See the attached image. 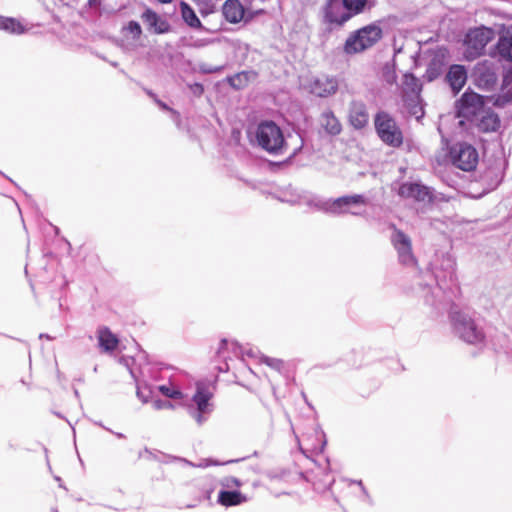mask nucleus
I'll use <instances>...</instances> for the list:
<instances>
[{
    "instance_id": "nucleus-1",
    "label": "nucleus",
    "mask_w": 512,
    "mask_h": 512,
    "mask_svg": "<svg viewBox=\"0 0 512 512\" xmlns=\"http://www.w3.org/2000/svg\"><path fill=\"white\" fill-rule=\"evenodd\" d=\"M369 202V199L363 194H351L326 201L319 200L315 203V206L319 210L333 215L363 216L365 207Z\"/></svg>"
},
{
    "instance_id": "nucleus-2",
    "label": "nucleus",
    "mask_w": 512,
    "mask_h": 512,
    "mask_svg": "<svg viewBox=\"0 0 512 512\" xmlns=\"http://www.w3.org/2000/svg\"><path fill=\"white\" fill-rule=\"evenodd\" d=\"M258 146L271 155H281L288 149V142L282 129L271 120L261 121L256 128Z\"/></svg>"
},
{
    "instance_id": "nucleus-3",
    "label": "nucleus",
    "mask_w": 512,
    "mask_h": 512,
    "mask_svg": "<svg viewBox=\"0 0 512 512\" xmlns=\"http://www.w3.org/2000/svg\"><path fill=\"white\" fill-rule=\"evenodd\" d=\"M450 320L454 332L469 344H479L484 341V333L472 317L459 310L456 306L451 307Z\"/></svg>"
},
{
    "instance_id": "nucleus-4",
    "label": "nucleus",
    "mask_w": 512,
    "mask_h": 512,
    "mask_svg": "<svg viewBox=\"0 0 512 512\" xmlns=\"http://www.w3.org/2000/svg\"><path fill=\"white\" fill-rule=\"evenodd\" d=\"M212 397V392L204 384L197 383L196 391L190 402L186 405V408L189 416L199 426L209 419L214 410V405L211 402Z\"/></svg>"
},
{
    "instance_id": "nucleus-5",
    "label": "nucleus",
    "mask_w": 512,
    "mask_h": 512,
    "mask_svg": "<svg viewBox=\"0 0 512 512\" xmlns=\"http://www.w3.org/2000/svg\"><path fill=\"white\" fill-rule=\"evenodd\" d=\"M374 126L378 137L391 147H399L403 143V134L395 119L386 111L380 110L374 116Z\"/></svg>"
},
{
    "instance_id": "nucleus-6",
    "label": "nucleus",
    "mask_w": 512,
    "mask_h": 512,
    "mask_svg": "<svg viewBox=\"0 0 512 512\" xmlns=\"http://www.w3.org/2000/svg\"><path fill=\"white\" fill-rule=\"evenodd\" d=\"M382 36L377 25H368L350 35L344 45L347 54H354L373 46Z\"/></svg>"
},
{
    "instance_id": "nucleus-7",
    "label": "nucleus",
    "mask_w": 512,
    "mask_h": 512,
    "mask_svg": "<svg viewBox=\"0 0 512 512\" xmlns=\"http://www.w3.org/2000/svg\"><path fill=\"white\" fill-rule=\"evenodd\" d=\"M455 107L458 118L472 123L487 106L484 96L468 89L456 101Z\"/></svg>"
},
{
    "instance_id": "nucleus-8",
    "label": "nucleus",
    "mask_w": 512,
    "mask_h": 512,
    "mask_svg": "<svg viewBox=\"0 0 512 512\" xmlns=\"http://www.w3.org/2000/svg\"><path fill=\"white\" fill-rule=\"evenodd\" d=\"M449 155L452 164L460 170L473 171L479 160V155L474 146L467 142H458L450 147Z\"/></svg>"
},
{
    "instance_id": "nucleus-9",
    "label": "nucleus",
    "mask_w": 512,
    "mask_h": 512,
    "mask_svg": "<svg viewBox=\"0 0 512 512\" xmlns=\"http://www.w3.org/2000/svg\"><path fill=\"white\" fill-rule=\"evenodd\" d=\"M391 229L392 234L390 241L397 252L399 263L408 267L414 266L416 264V258L412 251L411 238L395 225H391Z\"/></svg>"
},
{
    "instance_id": "nucleus-10",
    "label": "nucleus",
    "mask_w": 512,
    "mask_h": 512,
    "mask_svg": "<svg viewBox=\"0 0 512 512\" xmlns=\"http://www.w3.org/2000/svg\"><path fill=\"white\" fill-rule=\"evenodd\" d=\"M489 41V29L481 27L469 30L464 39V45L466 46V58L473 60L482 55Z\"/></svg>"
},
{
    "instance_id": "nucleus-11",
    "label": "nucleus",
    "mask_w": 512,
    "mask_h": 512,
    "mask_svg": "<svg viewBox=\"0 0 512 512\" xmlns=\"http://www.w3.org/2000/svg\"><path fill=\"white\" fill-rule=\"evenodd\" d=\"M437 286L444 290L448 284H454L457 280L456 261L450 254H443L441 257L440 268L434 272Z\"/></svg>"
},
{
    "instance_id": "nucleus-12",
    "label": "nucleus",
    "mask_w": 512,
    "mask_h": 512,
    "mask_svg": "<svg viewBox=\"0 0 512 512\" xmlns=\"http://www.w3.org/2000/svg\"><path fill=\"white\" fill-rule=\"evenodd\" d=\"M398 194L403 198L413 199L417 202H431L433 200L429 187L419 182L402 183Z\"/></svg>"
},
{
    "instance_id": "nucleus-13",
    "label": "nucleus",
    "mask_w": 512,
    "mask_h": 512,
    "mask_svg": "<svg viewBox=\"0 0 512 512\" xmlns=\"http://www.w3.org/2000/svg\"><path fill=\"white\" fill-rule=\"evenodd\" d=\"M348 122L355 130H362L368 125L369 113L363 101L352 100L349 103Z\"/></svg>"
},
{
    "instance_id": "nucleus-14",
    "label": "nucleus",
    "mask_w": 512,
    "mask_h": 512,
    "mask_svg": "<svg viewBox=\"0 0 512 512\" xmlns=\"http://www.w3.org/2000/svg\"><path fill=\"white\" fill-rule=\"evenodd\" d=\"M351 18V12L346 9L342 0H328L325 8V19L328 23L341 26Z\"/></svg>"
},
{
    "instance_id": "nucleus-15",
    "label": "nucleus",
    "mask_w": 512,
    "mask_h": 512,
    "mask_svg": "<svg viewBox=\"0 0 512 512\" xmlns=\"http://www.w3.org/2000/svg\"><path fill=\"white\" fill-rule=\"evenodd\" d=\"M338 81L333 76L321 75L310 83V92L318 97H327L336 93Z\"/></svg>"
},
{
    "instance_id": "nucleus-16",
    "label": "nucleus",
    "mask_w": 512,
    "mask_h": 512,
    "mask_svg": "<svg viewBox=\"0 0 512 512\" xmlns=\"http://www.w3.org/2000/svg\"><path fill=\"white\" fill-rule=\"evenodd\" d=\"M468 78L467 69L464 65L453 64L449 67L445 81L451 88L454 95L458 94L465 86Z\"/></svg>"
},
{
    "instance_id": "nucleus-17",
    "label": "nucleus",
    "mask_w": 512,
    "mask_h": 512,
    "mask_svg": "<svg viewBox=\"0 0 512 512\" xmlns=\"http://www.w3.org/2000/svg\"><path fill=\"white\" fill-rule=\"evenodd\" d=\"M471 124L481 132H495L500 127V119L492 108L486 107Z\"/></svg>"
},
{
    "instance_id": "nucleus-18",
    "label": "nucleus",
    "mask_w": 512,
    "mask_h": 512,
    "mask_svg": "<svg viewBox=\"0 0 512 512\" xmlns=\"http://www.w3.org/2000/svg\"><path fill=\"white\" fill-rule=\"evenodd\" d=\"M143 22L147 25L150 31L155 34H164L170 31V24L164 18L160 17L156 12L151 9H146L142 16Z\"/></svg>"
},
{
    "instance_id": "nucleus-19",
    "label": "nucleus",
    "mask_w": 512,
    "mask_h": 512,
    "mask_svg": "<svg viewBox=\"0 0 512 512\" xmlns=\"http://www.w3.org/2000/svg\"><path fill=\"white\" fill-rule=\"evenodd\" d=\"M319 123L321 128L330 136H337L342 131V125L332 110H324L320 117Z\"/></svg>"
},
{
    "instance_id": "nucleus-20",
    "label": "nucleus",
    "mask_w": 512,
    "mask_h": 512,
    "mask_svg": "<svg viewBox=\"0 0 512 512\" xmlns=\"http://www.w3.org/2000/svg\"><path fill=\"white\" fill-rule=\"evenodd\" d=\"M497 74L490 68H479L475 74L476 85L486 91H491L497 84Z\"/></svg>"
},
{
    "instance_id": "nucleus-21",
    "label": "nucleus",
    "mask_w": 512,
    "mask_h": 512,
    "mask_svg": "<svg viewBox=\"0 0 512 512\" xmlns=\"http://www.w3.org/2000/svg\"><path fill=\"white\" fill-rule=\"evenodd\" d=\"M217 501L222 506L231 507L247 502L248 498L239 490H220Z\"/></svg>"
},
{
    "instance_id": "nucleus-22",
    "label": "nucleus",
    "mask_w": 512,
    "mask_h": 512,
    "mask_svg": "<svg viewBox=\"0 0 512 512\" xmlns=\"http://www.w3.org/2000/svg\"><path fill=\"white\" fill-rule=\"evenodd\" d=\"M98 345L102 351L109 353L114 351L119 343L118 338L107 327L99 328L97 331Z\"/></svg>"
},
{
    "instance_id": "nucleus-23",
    "label": "nucleus",
    "mask_w": 512,
    "mask_h": 512,
    "mask_svg": "<svg viewBox=\"0 0 512 512\" xmlns=\"http://www.w3.org/2000/svg\"><path fill=\"white\" fill-rule=\"evenodd\" d=\"M223 15L230 23H238L244 17V8L239 0H227L223 5Z\"/></svg>"
},
{
    "instance_id": "nucleus-24",
    "label": "nucleus",
    "mask_w": 512,
    "mask_h": 512,
    "mask_svg": "<svg viewBox=\"0 0 512 512\" xmlns=\"http://www.w3.org/2000/svg\"><path fill=\"white\" fill-rule=\"evenodd\" d=\"M495 50L501 61L512 62V32L499 37Z\"/></svg>"
},
{
    "instance_id": "nucleus-25",
    "label": "nucleus",
    "mask_w": 512,
    "mask_h": 512,
    "mask_svg": "<svg viewBox=\"0 0 512 512\" xmlns=\"http://www.w3.org/2000/svg\"><path fill=\"white\" fill-rule=\"evenodd\" d=\"M422 89L420 80L412 73H407L403 77V97H411V101H416L419 98Z\"/></svg>"
},
{
    "instance_id": "nucleus-26",
    "label": "nucleus",
    "mask_w": 512,
    "mask_h": 512,
    "mask_svg": "<svg viewBox=\"0 0 512 512\" xmlns=\"http://www.w3.org/2000/svg\"><path fill=\"white\" fill-rule=\"evenodd\" d=\"M0 30L11 34H22L25 32L24 26L15 18L4 17L0 15Z\"/></svg>"
},
{
    "instance_id": "nucleus-27",
    "label": "nucleus",
    "mask_w": 512,
    "mask_h": 512,
    "mask_svg": "<svg viewBox=\"0 0 512 512\" xmlns=\"http://www.w3.org/2000/svg\"><path fill=\"white\" fill-rule=\"evenodd\" d=\"M181 15L183 20L189 25L191 28H200L202 27V23L195 11L185 2H181Z\"/></svg>"
},
{
    "instance_id": "nucleus-28",
    "label": "nucleus",
    "mask_w": 512,
    "mask_h": 512,
    "mask_svg": "<svg viewBox=\"0 0 512 512\" xmlns=\"http://www.w3.org/2000/svg\"><path fill=\"white\" fill-rule=\"evenodd\" d=\"M404 103L408 108L409 113L415 116L416 119H420L424 115L423 107L421 105V98L419 97L416 101H411V97H403Z\"/></svg>"
},
{
    "instance_id": "nucleus-29",
    "label": "nucleus",
    "mask_w": 512,
    "mask_h": 512,
    "mask_svg": "<svg viewBox=\"0 0 512 512\" xmlns=\"http://www.w3.org/2000/svg\"><path fill=\"white\" fill-rule=\"evenodd\" d=\"M346 9L351 12V17L365 10L368 0H342Z\"/></svg>"
},
{
    "instance_id": "nucleus-30",
    "label": "nucleus",
    "mask_w": 512,
    "mask_h": 512,
    "mask_svg": "<svg viewBox=\"0 0 512 512\" xmlns=\"http://www.w3.org/2000/svg\"><path fill=\"white\" fill-rule=\"evenodd\" d=\"M228 83L235 89L240 90L243 89L249 82V73L248 72H240L233 76L228 77Z\"/></svg>"
},
{
    "instance_id": "nucleus-31",
    "label": "nucleus",
    "mask_w": 512,
    "mask_h": 512,
    "mask_svg": "<svg viewBox=\"0 0 512 512\" xmlns=\"http://www.w3.org/2000/svg\"><path fill=\"white\" fill-rule=\"evenodd\" d=\"M159 392L163 394L164 396L171 398V399H182L183 393L182 391L173 385H160L158 386Z\"/></svg>"
},
{
    "instance_id": "nucleus-32",
    "label": "nucleus",
    "mask_w": 512,
    "mask_h": 512,
    "mask_svg": "<svg viewBox=\"0 0 512 512\" xmlns=\"http://www.w3.org/2000/svg\"><path fill=\"white\" fill-rule=\"evenodd\" d=\"M178 461L180 462H183L185 463L186 465H189V466H193V467H200V468H206L208 466H211V465H223V464H229V463H233L235 462V460H229V461H226V462H223V463H220L218 461H214L212 459H204L202 460L200 463L198 464H194L190 461H188L187 459L185 458H176Z\"/></svg>"
},
{
    "instance_id": "nucleus-33",
    "label": "nucleus",
    "mask_w": 512,
    "mask_h": 512,
    "mask_svg": "<svg viewBox=\"0 0 512 512\" xmlns=\"http://www.w3.org/2000/svg\"><path fill=\"white\" fill-rule=\"evenodd\" d=\"M221 490H235L242 486V481L233 476H226L220 480Z\"/></svg>"
},
{
    "instance_id": "nucleus-34",
    "label": "nucleus",
    "mask_w": 512,
    "mask_h": 512,
    "mask_svg": "<svg viewBox=\"0 0 512 512\" xmlns=\"http://www.w3.org/2000/svg\"><path fill=\"white\" fill-rule=\"evenodd\" d=\"M261 362L279 372L282 370V368L284 366V363L281 359L272 358V357L264 356V355L261 356Z\"/></svg>"
},
{
    "instance_id": "nucleus-35",
    "label": "nucleus",
    "mask_w": 512,
    "mask_h": 512,
    "mask_svg": "<svg viewBox=\"0 0 512 512\" xmlns=\"http://www.w3.org/2000/svg\"><path fill=\"white\" fill-rule=\"evenodd\" d=\"M497 349L503 350L504 353L512 356V344L507 340L506 336L498 338V342L494 343Z\"/></svg>"
},
{
    "instance_id": "nucleus-36",
    "label": "nucleus",
    "mask_w": 512,
    "mask_h": 512,
    "mask_svg": "<svg viewBox=\"0 0 512 512\" xmlns=\"http://www.w3.org/2000/svg\"><path fill=\"white\" fill-rule=\"evenodd\" d=\"M229 345L232 346L234 353L237 354L238 353L237 350L240 349V347L238 346V344L236 342H229L227 339H221V341L219 343L218 350H217V354L219 356L224 357V351L228 348Z\"/></svg>"
},
{
    "instance_id": "nucleus-37",
    "label": "nucleus",
    "mask_w": 512,
    "mask_h": 512,
    "mask_svg": "<svg viewBox=\"0 0 512 512\" xmlns=\"http://www.w3.org/2000/svg\"><path fill=\"white\" fill-rule=\"evenodd\" d=\"M127 30L135 40L139 39L142 34V28L137 21H130L127 25Z\"/></svg>"
},
{
    "instance_id": "nucleus-38",
    "label": "nucleus",
    "mask_w": 512,
    "mask_h": 512,
    "mask_svg": "<svg viewBox=\"0 0 512 512\" xmlns=\"http://www.w3.org/2000/svg\"><path fill=\"white\" fill-rule=\"evenodd\" d=\"M189 89L196 96H201L204 92V87L201 83L195 82L193 84H189Z\"/></svg>"
},
{
    "instance_id": "nucleus-39",
    "label": "nucleus",
    "mask_w": 512,
    "mask_h": 512,
    "mask_svg": "<svg viewBox=\"0 0 512 512\" xmlns=\"http://www.w3.org/2000/svg\"><path fill=\"white\" fill-rule=\"evenodd\" d=\"M153 406L156 410L165 409V408H173V405L168 401L155 400L153 402Z\"/></svg>"
},
{
    "instance_id": "nucleus-40",
    "label": "nucleus",
    "mask_w": 512,
    "mask_h": 512,
    "mask_svg": "<svg viewBox=\"0 0 512 512\" xmlns=\"http://www.w3.org/2000/svg\"><path fill=\"white\" fill-rule=\"evenodd\" d=\"M155 103L162 109V110H165V111H170L174 116L178 117L179 114L173 110L172 108H170L166 103H164L163 101L159 100L158 98L155 100Z\"/></svg>"
},
{
    "instance_id": "nucleus-41",
    "label": "nucleus",
    "mask_w": 512,
    "mask_h": 512,
    "mask_svg": "<svg viewBox=\"0 0 512 512\" xmlns=\"http://www.w3.org/2000/svg\"><path fill=\"white\" fill-rule=\"evenodd\" d=\"M295 138L298 140L299 145L293 149V151L291 153L292 157L296 156L301 151L303 144H304V141L300 134H296Z\"/></svg>"
},
{
    "instance_id": "nucleus-42",
    "label": "nucleus",
    "mask_w": 512,
    "mask_h": 512,
    "mask_svg": "<svg viewBox=\"0 0 512 512\" xmlns=\"http://www.w3.org/2000/svg\"><path fill=\"white\" fill-rule=\"evenodd\" d=\"M221 70L220 67H203L202 68V71L205 72V73H216V72H219Z\"/></svg>"
},
{
    "instance_id": "nucleus-43",
    "label": "nucleus",
    "mask_w": 512,
    "mask_h": 512,
    "mask_svg": "<svg viewBox=\"0 0 512 512\" xmlns=\"http://www.w3.org/2000/svg\"><path fill=\"white\" fill-rule=\"evenodd\" d=\"M353 483H355L356 485H359V486H360V488H361V490H362V492H363V494H364L367 498H369V494H368V492H367L366 488L364 487L362 480H355V481H353Z\"/></svg>"
},
{
    "instance_id": "nucleus-44",
    "label": "nucleus",
    "mask_w": 512,
    "mask_h": 512,
    "mask_svg": "<svg viewBox=\"0 0 512 512\" xmlns=\"http://www.w3.org/2000/svg\"><path fill=\"white\" fill-rule=\"evenodd\" d=\"M145 91H146L147 95H148L149 97H151L154 101L157 99V96H156V94H155L154 92H152V91H151V90H149V89H145Z\"/></svg>"
},
{
    "instance_id": "nucleus-45",
    "label": "nucleus",
    "mask_w": 512,
    "mask_h": 512,
    "mask_svg": "<svg viewBox=\"0 0 512 512\" xmlns=\"http://www.w3.org/2000/svg\"><path fill=\"white\" fill-rule=\"evenodd\" d=\"M120 362L123 363L125 366H129V360L128 359H125V358H121L120 359Z\"/></svg>"
},
{
    "instance_id": "nucleus-46",
    "label": "nucleus",
    "mask_w": 512,
    "mask_h": 512,
    "mask_svg": "<svg viewBox=\"0 0 512 512\" xmlns=\"http://www.w3.org/2000/svg\"><path fill=\"white\" fill-rule=\"evenodd\" d=\"M99 2L100 0H89L91 6H96Z\"/></svg>"
},
{
    "instance_id": "nucleus-47",
    "label": "nucleus",
    "mask_w": 512,
    "mask_h": 512,
    "mask_svg": "<svg viewBox=\"0 0 512 512\" xmlns=\"http://www.w3.org/2000/svg\"><path fill=\"white\" fill-rule=\"evenodd\" d=\"M40 338H46V339H51V337L48 335V334H40L39 336Z\"/></svg>"
},
{
    "instance_id": "nucleus-48",
    "label": "nucleus",
    "mask_w": 512,
    "mask_h": 512,
    "mask_svg": "<svg viewBox=\"0 0 512 512\" xmlns=\"http://www.w3.org/2000/svg\"><path fill=\"white\" fill-rule=\"evenodd\" d=\"M118 438H125L124 434L122 433H114Z\"/></svg>"
},
{
    "instance_id": "nucleus-49",
    "label": "nucleus",
    "mask_w": 512,
    "mask_h": 512,
    "mask_svg": "<svg viewBox=\"0 0 512 512\" xmlns=\"http://www.w3.org/2000/svg\"><path fill=\"white\" fill-rule=\"evenodd\" d=\"M287 202H290L292 204H295L298 202V199H290V200H287Z\"/></svg>"
},
{
    "instance_id": "nucleus-50",
    "label": "nucleus",
    "mask_w": 512,
    "mask_h": 512,
    "mask_svg": "<svg viewBox=\"0 0 512 512\" xmlns=\"http://www.w3.org/2000/svg\"><path fill=\"white\" fill-rule=\"evenodd\" d=\"M160 3H170L172 0H158Z\"/></svg>"
},
{
    "instance_id": "nucleus-51",
    "label": "nucleus",
    "mask_w": 512,
    "mask_h": 512,
    "mask_svg": "<svg viewBox=\"0 0 512 512\" xmlns=\"http://www.w3.org/2000/svg\"><path fill=\"white\" fill-rule=\"evenodd\" d=\"M137 396H138L139 398H142V395H141V392H140V390H139V389H137Z\"/></svg>"
},
{
    "instance_id": "nucleus-52",
    "label": "nucleus",
    "mask_w": 512,
    "mask_h": 512,
    "mask_svg": "<svg viewBox=\"0 0 512 512\" xmlns=\"http://www.w3.org/2000/svg\"><path fill=\"white\" fill-rule=\"evenodd\" d=\"M247 355H248V356H253V354H252V352H251V351L247 352Z\"/></svg>"
},
{
    "instance_id": "nucleus-53",
    "label": "nucleus",
    "mask_w": 512,
    "mask_h": 512,
    "mask_svg": "<svg viewBox=\"0 0 512 512\" xmlns=\"http://www.w3.org/2000/svg\"><path fill=\"white\" fill-rule=\"evenodd\" d=\"M107 431H110L111 434H114V431L110 430V428H107Z\"/></svg>"
},
{
    "instance_id": "nucleus-54",
    "label": "nucleus",
    "mask_w": 512,
    "mask_h": 512,
    "mask_svg": "<svg viewBox=\"0 0 512 512\" xmlns=\"http://www.w3.org/2000/svg\"><path fill=\"white\" fill-rule=\"evenodd\" d=\"M107 431H110L111 434H114V431L110 430V428H107Z\"/></svg>"
},
{
    "instance_id": "nucleus-55",
    "label": "nucleus",
    "mask_w": 512,
    "mask_h": 512,
    "mask_svg": "<svg viewBox=\"0 0 512 512\" xmlns=\"http://www.w3.org/2000/svg\"><path fill=\"white\" fill-rule=\"evenodd\" d=\"M107 431H110L111 434H114V431L110 430V428H107Z\"/></svg>"
}]
</instances>
